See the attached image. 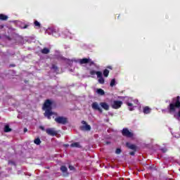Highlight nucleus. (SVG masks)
<instances>
[{
	"mask_svg": "<svg viewBox=\"0 0 180 180\" xmlns=\"http://www.w3.org/2000/svg\"><path fill=\"white\" fill-rule=\"evenodd\" d=\"M55 122L58 124H67V123H68V118L63 116H59L55 118Z\"/></svg>",
	"mask_w": 180,
	"mask_h": 180,
	"instance_id": "obj_3",
	"label": "nucleus"
},
{
	"mask_svg": "<svg viewBox=\"0 0 180 180\" xmlns=\"http://www.w3.org/2000/svg\"><path fill=\"white\" fill-rule=\"evenodd\" d=\"M99 105L103 109H104V110H109L110 109L109 104H108L106 102H101Z\"/></svg>",
	"mask_w": 180,
	"mask_h": 180,
	"instance_id": "obj_12",
	"label": "nucleus"
},
{
	"mask_svg": "<svg viewBox=\"0 0 180 180\" xmlns=\"http://www.w3.org/2000/svg\"><path fill=\"white\" fill-rule=\"evenodd\" d=\"M178 116L180 117V110L178 112Z\"/></svg>",
	"mask_w": 180,
	"mask_h": 180,
	"instance_id": "obj_40",
	"label": "nucleus"
},
{
	"mask_svg": "<svg viewBox=\"0 0 180 180\" xmlns=\"http://www.w3.org/2000/svg\"><path fill=\"white\" fill-rule=\"evenodd\" d=\"M51 31L52 33V36H53L54 37H60V33H58V32L56 31L55 29H51Z\"/></svg>",
	"mask_w": 180,
	"mask_h": 180,
	"instance_id": "obj_15",
	"label": "nucleus"
},
{
	"mask_svg": "<svg viewBox=\"0 0 180 180\" xmlns=\"http://www.w3.org/2000/svg\"><path fill=\"white\" fill-rule=\"evenodd\" d=\"M45 131L48 136H51V137H54L58 134V131H57L55 128H48Z\"/></svg>",
	"mask_w": 180,
	"mask_h": 180,
	"instance_id": "obj_7",
	"label": "nucleus"
},
{
	"mask_svg": "<svg viewBox=\"0 0 180 180\" xmlns=\"http://www.w3.org/2000/svg\"><path fill=\"white\" fill-rule=\"evenodd\" d=\"M136 154V151H132L129 153V155H134Z\"/></svg>",
	"mask_w": 180,
	"mask_h": 180,
	"instance_id": "obj_31",
	"label": "nucleus"
},
{
	"mask_svg": "<svg viewBox=\"0 0 180 180\" xmlns=\"http://www.w3.org/2000/svg\"><path fill=\"white\" fill-rule=\"evenodd\" d=\"M120 153H122V149L117 148L116 150H115V153L116 154H120Z\"/></svg>",
	"mask_w": 180,
	"mask_h": 180,
	"instance_id": "obj_28",
	"label": "nucleus"
},
{
	"mask_svg": "<svg viewBox=\"0 0 180 180\" xmlns=\"http://www.w3.org/2000/svg\"><path fill=\"white\" fill-rule=\"evenodd\" d=\"M34 144H37V146H40L41 144V141L40 140V138H37L34 140Z\"/></svg>",
	"mask_w": 180,
	"mask_h": 180,
	"instance_id": "obj_22",
	"label": "nucleus"
},
{
	"mask_svg": "<svg viewBox=\"0 0 180 180\" xmlns=\"http://www.w3.org/2000/svg\"><path fill=\"white\" fill-rule=\"evenodd\" d=\"M39 129L41 130H42L43 131H44V130H46V129H44V127H43V126H39Z\"/></svg>",
	"mask_w": 180,
	"mask_h": 180,
	"instance_id": "obj_32",
	"label": "nucleus"
},
{
	"mask_svg": "<svg viewBox=\"0 0 180 180\" xmlns=\"http://www.w3.org/2000/svg\"><path fill=\"white\" fill-rule=\"evenodd\" d=\"M97 78H98V84H105V79H103V76L102 75V72L101 71L97 72Z\"/></svg>",
	"mask_w": 180,
	"mask_h": 180,
	"instance_id": "obj_10",
	"label": "nucleus"
},
{
	"mask_svg": "<svg viewBox=\"0 0 180 180\" xmlns=\"http://www.w3.org/2000/svg\"><path fill=\"white\" fill-rule=\"evenodd\" d=\"M126 146L130 150H133L134 151H137V146L134 144H131L129 142L126 143Z\"/></svg>",
	"mask_w": 180,
	"mask_h": 180,
	"instance_id": "obj_11",
	"label": "nucleus"
},
{
	"mask_svg": "<svg viewBox=\"0 0 180 180\" xmlns=\"http://www.w3.org/2000/svg\"><path fill=\"white\" fill-rule=\"evenodd\" d=\"M150 112L151 109H150L148 106H146L143 108V113H145V115H148V113H150Z\"/></svg>",
	"mask_w": 180,
	"mask_h": 180,
	"instance_id": "obj_18",
	"label": "nucleus"
},
{
	"mask_svg": "<svg viewBox=\"0 0 180 180\" xmlns=\"http://www.w3.org/2000/svg\"><path fill=\"white\" fill-rule=\"evenodd\" d=\"M43 110H45L44 113V117H46L49 120H51L53 115H56V112H53V101L50 99H46L44 103Z\"/></svg>",
	"mask_w": 180,
	"mask_h": 180,
	"instance_id": "obj_1",
	"label": "nucleus"
},
{
	"mask_svg": "<svg viewBox=\"0 0 180 180\" xmlns=\"http://www.w3.org/2000/svg\"><path fill=\"white\" fill-rule=\"evenodd\" d=\"M42 54H49L50 53V49L47 48H44L41 50Z\"/></svg>",
	"mask_w": 180,
	"mask_h": 180,
	"instance_id": "obj_24",
	"label": "nucleus"
},
{
	"mask_svg": "<svg viewBox=\"0 0 180 180\" xmlns=\"http://www.w3.org/2000/svg\"><path fill=\"white\" fill-rule=\"evenodd\" d=\"M107 68H109V70H112V66H108Z\"/></svg>",
	"mask_w": 180,
	"mask_h": 180,
	"instance_id": "obj_39",
	"label": "nucleus"
},
{
	"mask_svg": "<svg viewBox=\"0 0 180 180\" xmlns=\"http://www.w3.org/2000/svg\"><path fill=\"white\" fill-rule=\"evenodd\" d=\"M60 171L63 173V174H66L67 176H68V169L67 168V167L63 165L60 167Z\"/></svg>",
	"mask_w": 180,
	"mask_h": 180,
	"instance_id": "obj_14",
	"label": "nucleus"
},
{
	"mask_svg": "<svg viewBox=\"0 0 180 180\" xmlns=\"http://www.w3.org/2000/svg\"><path fill=\"white\" fill-rule=\"evenodd\" d=\"M122 134L124 137H127L128 139H131V137H134V134L133 132L129 131V129L127 128H124L122 130Z\"/></svg>",
	"mask_w": 180,
	"mask_h": 180,
	"instance_id": "obj_5",
	"label": "nucleus"
},
{
	"mask_svg": "<svg viewBox=\"0 0 180 180\" xmlns=\"http://www.w3.org/2000/svg\"><path fill=\"white\" fill-rule=\"evenodd\" d=\"M56 59L57 60H64V57H63V56H57Z\"/></svg>",
	"mask_w": 180,
	"mask_h": 180,
	"instance_id": "obj_30",
	"label": "nucleus"
},
{
	"mask_svg": "<svg viewBox=\"0 0 180 180\" xmlns=\"http://www.w3.org/2000/svg\"><path fill=\"white\" fill-rule=\"evenodd\" d=\"M34 25L37 27V29H40L41 27V24H40V22H39V21L37 20H35L34 22Z\"/></svg>",
	"mask_w": 180,
	"mask_h": 180,
	"instance_id": "obj_21",
	"label": "nucleus"
},
{
	"mask_svg": "<svg viewBox=\"0 0 180 180\" xmlns=\"http://www.w3.org/2000/svg\"><path fill=\"white\" fill-rule=\"evenodd\" d=\"M27 27H29V25H25V26H23V27H22V29H27Z\"/></svg>",
	"mask_w": 180,
	"mask_h": 180,
	"instance_id": "obj_36",
	"label": "nucleus"
},
{
	"mask_svg": "<svg viewBox=\"0 0 180 180\" xmlns=\"http://www.w3.org/2000/svg\"><path fill=\"white\" fill-rule=\"evenodd\" d=\"M122 105H123V101L115 100L111 103L110 106L112 109H120Z\"/></svg>",
	"mask_w": 180,
	"mask_h": 180,
	"instance_id": "obj_4",
	"label": "nucleus"
},
{
	"mask_svg": "<svg viewBox=\"0 0 180 180\" xmlns=\"http://www.w3.org/2000/svg\"><path fill=\"white\" fill-rule=\"evenodd\" d=\"M91 108L94 109V110H98L100 113H103V110L101 108L98 102H94L91 104Z\"/></svg>",
	"mask_w": 180,
	"mask_h": 180,
	"instance_id": "obj_8",
	"label": "nucleus"
},
{
	"mask_svg": "<svg viewBox=\"0 0 180 180\" xmlns=\"http://www.w3.org/2000/svg\"><path fill=\"white\" fill-rule=\"evenodd\" d=\"M98 75V72H96V70H91L90 71V75Z\"/></svg>",
	"mask_w": 180,
	"mask_h": 180,
	"instance_id": "obj_27",
	"label": "nucleus"
},
{
	"mask_svg": "<svg viewBox=\"0 0 180 180\" xmlns=\"http://www.w3.org/2000/svg\"><path fill=\"white\" fill-rule=\"evenodd\" d=\"M62 34H63L65 36V37H69V39L74 38V34L71 33V32H70V30H68V29L64 30L62 32Z\"/></svg>",
	"mask_w": 180,
	"mask_h": 180,
	"instance_id": "obj_9",
	"label": "nucleus"
},
{
	"mask_svg": "<svg viewBox=\"0 0 180 180\" xmlns=\"http://www.w3.org/2000/svg\"><path fill=\"white\" fill-rule=\"evenodd\" d=\"M70 147L75 148H81V145L79 142L73 143L70 144Z\"/></svg>",
	"mask_w": 180,
	"mask_h": 180,
	"instance_id": "obj_16",
	"label": "nucleus"
},
{
	"mask_svg": "<svg viewBox=\"0 0 180 180\" xmlns=\"http://www.w3.org/2000/svg\"><path fill=\"white\" fill-rule=\"evenodd\" d=\"M127 106H130L131 108H129V110L131 112L134 110V108L133 107V103H127Z\"/></svg>",
	"mask_w": 180,
	"mask_h": 180,
	"instance_id": "obj_25",
	"label": "nucleus"
},
{
	"mask_svg": "<svg viewBox=\"0 0 180 180\" xmlns=\"http://www.w3.org/2000/svg\"><path fill=\"white\" fill-rule=\"evenodd\" d=\"M26 131H27V128H25V129H24V133H26Z\"/></svg>",
	"mask_w": 180,
	"mask_h": 180,
	"instance_id": "obj_38",
	"label": "nucleus"
},
{
	"mask_svg": "<svg viewBox=\"0 0 180 180\" xmlns=\"http://www.w3.org/2000/svg\"><path fill=\"white\" fill-rule=\"evenodd\" d=\"M52 68L53 70H58V68H57V66H56V65H52Z\"/></svg>",
	"mask_w": 180,
	"mask_h": 180,
	"instance_id": "obj_35",
	"label": "nucleus"
},
{
	"mask_svg": "<svg viewBox=\"0 0 180 180\" xmlns=\"http://www.w3.org/2000/svg\"><path fill=\"white\" fill-rule=\"evenodd\" d=\"M115 85H116V79H112L110 83V86H115Z\"/></svg>",
	"mask_w": 180,
	"mask_h": 180,
	"instance_id": "obj_26",
	"label": "nucleus"
},
{
	"mask_svg": "<svg viewBox=\"0 0 180 180\" xmlns=\"http://www.w3.org/2000/svg\"><path fill=\"white\" fill-rule=\"evenodd\" d=\"M9 17H8V15H5V14H0V20H8Z\"/></svg>",
	"mask_w": 180,
	"mask_h": 180,
	"instance_id": "obj_17",
	"label": "nucleus"
},
{
	"mask_svg": "<svg viewBox=\"0 0 180 180\" xmlns=\"http://www.w3.org/2000/svg\"><path fill=\"white\" fill-rule=\"evenodd\" d=\"M180 108V96H178L172 99V103L167 106L169 113H174L176 109Z\"/></svg>",
	"mask_w": 180,
	"mask_h": 180,
	"instance_id": "obj_2",
	"label": "nucleus"
},
{
	"mask_svg": "<svg viewBox=\"0 0 180 180\" xmlns=\"http://www.w3.org/2000/svg\"><path fill=\"white\" fill-rule=\"evenodd\" d=\"M12 131V129L9 127V125L6 124L4 127V133H9Z\"/></svg>",
	"mask_w": 180,
	"mask_h": 180,
	"instance_id": "obj_20",
	"label": "nucleus"
},
{
	"mask_svg": "<svg viewBox=\"0 0 180 180\" xmlns=\"http://www.w3.org/2000/svg\"><path fill=\"white\" fill-rule=\"evenodd\" d=\"M10 67H16L15 64L10 65Z\"/></svg>",
	"mask_w": 180,
	"mask_h": 180,
	"instance_id": "obj_37",
	"label": "nucleus"
},
{
	"mask_svg": "<svg viewBox=\"0 0 180 180\" xmlns=\"http://www.w3.org/2000/svg\"><path fill=\"white\" fill-rule=\"evenodd\" d=\"M96 93L98 95H101V96H103V95H105V91H103V89H98L96 90Z\"/></svg>",
	"mask_w": 180,
	"mask_h": 180,
	"instance_id": "obj_19",
	"label": "nucleus"
},
{
	"mask_svg": "<svg viewBox=\"0 0 180 180\" xmlns=\"http://www.w3.org/2000/svg\"><path fill=\"white\" fill-rule=\"evenodd\" d=\"M161 151H162L163 153H166L167 151V148H163L161 149Z\"/></svg>",
	"mask_w": 180,
	"mask_h": 180,
	"instance_id": "obj_33",
	"label": "nucleus"
},
{
	"mask_svg": "<svg viewBox=\"0 0 180 180\" xmlns=\"http://www.w3.org/2000/svg\"><path fill=\"white\" fill-rule=\"evenodd\" d=\"M103 75L105 78H108V77H109V70L105 69L103 72Z\"/></svg>",
	"mask_w": 180,
	"mask_h": 180,
	"instance_id": "obj_23",
	"label": "nucleus"
},
{
	"mask_svg": "<svg viewBox=\"0 0 180 180\" xmlns=\"http://www.w3.org/2000/svg\"><path fill=\"white\" fill-rule=\"evenodd\" d=\"M82 124H84L79 127L82 131H91V125L88 124V123H86V121L82 120Z\"/></svg>",
	"mask_w": 180,
	"mask_h": 180,
	"instance_id": "obj_6",
	"label": "nucleus"
},
{
	"mask_svg": "<svg viewBox=\"0 0 180 180\" xmlns=\"http://www.w3.org/2000/svg\"><path fill=\"white\" fill-rule=\"evenodd\" d=\"M90 61H91V59L84 58L82 59H80L79 60V64H88V63H90Z\"/></svg>",
	"mask_w": 180,
	"mask_h": 180,
	"instance_id": "obj_13",
	"label": "nucleus"
},
{
	"mask_svg": "<svg viewBox=\"0 0 180 180\" xmlns=\"http://www.w3.org/2000/svg\"><path fill=\"white\" fill-rule=\"evenodd\" d=\"M89 63L90 64V65H94L95 64L94 63V61H92L91 59H90V62H89Z\"/></svg>",
	"mask_w": 180,
	"mask_h": 180,
	"instance_id": "obj_34",
	"label": "nucleus"
},
{
	"mask_svg": "<svg viewBox=\"0 0 180 180\" xmlns=\"http://www.w3.org/2000/svg\"><path fill=\"white\" fill-rule=\"evenodd\" d=\"M69 169L70 171H74L75 169V167H74V166L72 165H69Z\"/></svg>",
	"mask_w": 180,
	"mask_h": 180,
	"instance_id": "obj_29",
	"label": "nucleus"
}]
</instances>
